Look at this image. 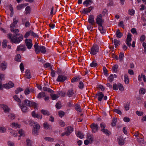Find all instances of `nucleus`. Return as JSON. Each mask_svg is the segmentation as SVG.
<instances>
[{
  "mask_svg": "<svg viewBox=\"0 0 146 146\" xmlns=\"http://www.w3.org/2000/svg\"><path fill=\"white\" fill-rule=\"evenodd\" d=\"M101 131L107 136H109L111 134L110 132L107 129L105 128L106 125L105 123H102L100 124Z\"/></svg>",
  "mask_w": 146,
  "mask_h": 146,
  "instance_id": "20e7f679",
  "label": "nucleus"
},
{
  "mask_svg": "<svg viewBox=\"0 0 146 146\" xmlns=\"http://www.w3.org/2000/svg\"><path fill=\"white\" fill-rule=\"evenodd\" d=\"M143 78V80L145 82H146V77L145 75H143L141 74L140 75H139L138 76V80L139 82L142 80V78Z\"/></svg>",
  "mask_w": 146,
  "mask_h": 146,
  "instance_id": "412c9836",
  "label": "nucleus"
},
{
  "mask_svg": "<svg viewBox=\"0 0 146 146\" xmlns=\"http://www.w3.org/2000/svg\"><path fill=\"white\" fill-rule=\"evenodd\" d=\"M118 87L119 90L121 91L124 90V88L123 86L120 84H118Z\"/></svg>",
  "mask_w": 146,
  "mask_h": 146,
  "instance_id": "c03bdc74",
  "label": "nucleus"
},
{
  "mask_svg": "<svg viewBox=\"0 0 146 146\" xmlns=\"http://www.w3.org/2000/svg\"><path fill=\"white\" fill-rule=\"evenodd\" d=\"M37 98L39 99L44 98V99L46 100L45 94V92H41L39 93L37 96Z\"/></svg>",
  "mask_w": 146,
  "mask_h": 146,
  "instance_id": "4be33fe9",
  "label": "nucleus"
},
{
  "mask_svg": "<svg viewBox=\"0 0 146 146\" xmlns=\"http://www.w3.org/2000/svg\"><path fill=\"white\" fill-rule=\"evenodd\" d=\"M130 104L129 103L127 102L124 106L125 110V111H128L129 109Z\"/></svg>",
  "mask_w": 146,
  "mask_h": 146,
  "instance_id": "37998d69",
  "label": "nucleus"
},
{
  "mask_svg": "<svg viewBox=\"0 0 146 146\" xmlns=\"http://www.w3.org/2000/svg\"><path fill=\"white\" fill-rule=\"evenodd\" d=\"M92 2L91 0H86L83 3V4L86 6L87 7L89 5H90V3Z\"/></svg>",
  "mask_w": 146,
  "mask_h": 146,
  "instance_id": "e433bc0d",
  "label": "nucleus"
},
{
  "mask_svg": "<svg viewBox=\"0 0 146 146\" xmlns=\"http://www.w3.org/2000/svg\"><path fill=\"white\" fill-rule=\"evenodd\" d=\"M98 29L100 33L102 35H104L106 32V30L102 26V25H98Z\"/></svg>",
  "mask_w": 146,
  "mask_h": 146,
  "instance_id": "5701e85b",
  "label": "nucleus"
},
{
  "mask_svg": "<svg viewBox=\"0 0 146 146\" xmlns=\"http://www.w3.org/2000/svg\"><path fill=\"white\" fill-rule=\"evenodd\" d=\"M13 98L14 100L19 102V104H21V100L17 96L15 95L13 96Z\"/></svg>",
  "mask_w": 146,
  "mask_h": 146,
  "instance_id": "c9c22d12",
  "label": "nucleus"
},
{
  "mask_svg": "<svg viewBox=\"0 0 146 146\" xmlns=\"http://www.w3.org/2000/svg\"><path fill=\"white\" fill-rule=\"evenodd\" d=\"M58 115L60 117H62L64 115V113L62 111H60L58 112Z\"/></svg>",
  "mask_w": 146,
  "mask_h": 146,
  "instance_id": "69168bd1",
  "label": "nucleus"
},
{
  "mask_svg": "<svg viewBox=\"0 0 146 146\" xmlns=\"http://www.w3.org/2000/svg\"><path fill=\"white\" fill-rule=\"evenodd\" d=\"M131 36V34L130 33H128L126 40V44L129 46H130L131 45V42L132 39Z\"/></svg>",
  "mask_w": 146,
  "mask_h": 146,
  "instance_id": "f8f14e48",
  "label": "nucleus"
},
{
  "mask_svg": "<svg viewBox=\"0 0 146 146\" xmlns=\"http://www.w3.org/2000/svg\"><path fill=\"white\" fill-rule=\"evenodd\" d=\"M116 36L118 38H120L122 36V34L120 32L119 30L117 29L116 32Z\"/></svg>",
  "mask_w": 146,
  "mask_h": 146,
  "instance_id": "2f4dec72",
  "label": "nucleus"
},
{
  "mask_svg": "<svg viewBox=\"0 0 146 146\" xmlns=\"http://www.w3.org/2000/svg\"><path fill=\"white\" fill-rule=\"evenodd\" d=\"M104 96V94L102 92H98L95 96V97L97 98L98 100L99 101H101Z\"/></svg>",
  "mask_w": 146,
  "mask_h": 146,
  "instance_id": "f3484780",
  "label": "nucleus"
},
{
  "mask_svg": "<svg viewBox=\"0 0 146 146\" xmlns=\"http://www.w3.org/2000/svg\"><path fill=\"white\" fill-rule=\"evenodd\" d=\"M24 103L25 105L26 106L29 107H33L35 110L36 109H37V104L35 102L26 99L24 101Z\"/></svg>",
  "mask_w": 146,
  "mask_h": 146,
  "instance_id": "f03ea898",
  "label": "nucleus"
},
{
  "mask_svg": "<svg viewBox=\"0 0 146 146\" xmlns=\"http://www.w3.org/2000/svg\"><path fill=\"white\" fill-rule=\"evenodd\" d=\"M54 139L50 137H46V141H48L50 142H52L54 141Z\"/></svg>",
  "mask_w": 146,
  "mask_h": 146,
  "instance_id": "680f3d73",
  "label": "nucleus"
},
{
  "mask_svg": "<svg viewBox=\"0 0 146 146\" xmlns=\"http://www.w3.org/2000/svg\"><path fill=\"white\" fill-rule=\"evenodd\" d=\"M0 68L3 70H5L7 68V63L5 62H3L0 65Z\"/></svg>",
  "mask_w": 146,
  "mask_h": 146,
  "instance_id": "c85d7f7f",
  "label": "nucleus"
},
{
  "mask_svg": "<svg viewBox=\"0 0 146 146\" xmlns=\"http://www.w3.org/2000/svg\"><path fill=\"white\" fill-rule=\"evenodd\" d=\"M137 142L141 145L145 146L146 145V141L144 140L143 138H137Z\"/></svg>",
  "mask_w": 146,
  "mask_h": 146,
  "instance_id": "ddd939ff",
  "label": "nucleus"
},
{
  "mask_svg": "<svg viewBox=\"0 0 146 146\" xmlns=\"http://www.w3.org/2000/svg\"><path fill=\"white\" fill-rule=\"evenodd\" d=\"M74 93V92L73 90L72 89H70L68 90L67 94L69 97H70L73 95Z\"/></svg>",
  "mask_w": 146,
  "mask_h": 146,
  "instance_id": "79ce46f5",
  "label": "nucleus"
},
{
  "mask_svg": "<svg viewBox=\"0 0 146 146\" xmlns=\"http://www.w3.org/2000/svg\"><path fill=\"white\" fill-rule=\"evenodd\" d=\"M10 30L11 32H13L15 33H17L19 32V31L18 29H14V28H11Z\"/></svg>",
  "mask_w": 146,
  "mask_h": 146,
  "instance_id": "09e8293b",
  "label": "nucleus"
},
{
  "mask_svg": "<svg viewBox=\"0 0 146 146\" xmlns=\"http://www.w3.org/2000/svg\"><path fill=\"white\" fill-rule=\"evenodd\" d=\"M21 56L20 54H18L16 56L15 60L18 62H20L21 61Z\"/></svg>",
  "mask_w": 146,
  "mask_h": 146,
  "instance_id": "f704fd0d",
  "label": "nucleus"
},
{
  "mask_svg": "<svg viewBox=\"0 0 146 146\" xmlns=\"http://www.w3.org/2000/svg\"><path fill=\"white\" fill-rule=\"evenodd\" d=\"M35 51L36 54H38V53L40 52V46H39V47H36V48H35Z\"/></svg>",
  "mask_w": 146,
  "mask_h": 146,
  "instance_id": "bf43d9fd",
  "label": "nucleus"
},
{
  "mask_svg": "<svg viewBox=\"0 0 146 146\" xmlns=\"http://www.w3.org/2000/svg\"><path fill=\"white\" fill-rule=\"evenodd\" d=\"M7 37L11 43L15 44L19 43L23 40V36L20 33H15L13 35L11 33L8 34Z\"/></svg>",
  "mask_w": 146,
  "mask_h": 146,
  "instance_id": "f257e3e1",
  "label": "nucleus"
},
{
  "mask_svg": "<svg viewBox=\"0 0 146 146\" xmlns=\"http://www.w3.org/2000/svg\"><path fill=\"white\" fill-rule=\"evenodd\" d=\"M131 33H132L133 34H135L136 35L137 34V32L135 29L133 28L131 29Z\"/></svg>",
  "mask_w": 146,
  "mask_h": 146,
  "instance_id": "0e129e2a",
  "label": "nucleus"
},
{
  "mask_svg": "<svg viewBox=\"0 0 146 146\" xmlns=\"http://www.w3.org/2000/svg\"><path fill=\"white\" fill-rule=\"evenodd\" d=\"M124 82L125 84H128L129 82V78L127 74L124 75Z\"/></svg>",
  "mask_w": 146,
  "mask_h": 146,
  "instance_id": "72a5a7b5",
  "label": "nucleus"
},
{
  "mask_svg": "<svg viewBox=\"0 0 146 146\" xmlns=\"http://www.w3.org/2000/svg\"><path fill=\"white\" fill-rule=\"evenodd\" d=\"M26 50V47L25 45L20 44V45L17 46L16 51H21L24 52Z\"/></svg>",
  "mask_w": 146,
  "mask_h": 146,
  "instance_id": "dca6fc26",
  "label": "nucleus"
},
{
  "mask_svg": "<svg viewBox=\"0 0 146 146\" xmlns=\"http://www.w3.org/2000/svg\"><path fill=\"white\" fill-rule=\"evenodd\" d=\"M19 20H16V18L13 19V22L10 25V28H17L18 27V25L17 24Z\"/></svg>",
  "mask_w": 146,
  "mask_h": 146,
  "instance_id": "4468645a",
  "label": "nucleus"
},
{
  "mask_svg": "<svg viewBox=\"0 0 146 146\" xmlns=\"http://www.w3.org/2000/svg\"><path fill=\"white\" fill-rule=\"evenodd\" d=\"M75 108L76 110L78 112H80L81 110L80 106L79 105H76L75 106Z\"/></svg>",
  "mask_w": 146,
  "mask_h": 146,
  "instance_id": "4d7b16f0",
  "label": "nucleus"
},
{
  "mask_svg": "<svg viewBox=\"0 0 146 146\" xmlns=\"http://www.w3.org/2000/svg\"><path fill=\"white\" fill-rule=\"evenodd\" d=\"M6 131V129L4 127H0V132L4 133Z\"/></svg>",
  "mask_w": 146,
  "mask_h": 146,
  "instance_id": "052dcab7",
  "label": "nucleus"
},
{
  "mask_svg": "<svg viewBox=\"0 0 146 146\" xmlns=\"http://www.w3.org/2000/svg\"><path fill=\"white\" fill-rule=\"evenodd\" d=\"M67 79L66 76L62 75H59L56 79L58 82H63Z\"/></svg>",
  "mask_w": 146,
  "mask_h": 146,
  "instance_id": "9d476101",
  "label": "nucleus"
},
{
  "mask_svg": "<svg viewBox=\"0 0 146 146\" xmlns=\"http://www.w3.org/2000/svg\"><path fill=\"white\" fill-rule=\"evenodd\" d=\"M51 97L53 100H55L58 98V96L57 94H50Z\"/></svg>",
  "mask_w": 146,
  "mask_h": 146,
  "instance_id": "a19ab883",
  "label": "nucleus"
},
{
  "mask_svg": "<svg viewBox=\"0 0 146 146\" xmlns=\"http://www.w3.org/2000/svg\"><path fill=\"white\" fill-rule=\"evenodd\" d=\"M25 76L28 79L31 78V76L29 70L27 69L26 70L25 72Z\"/></svg>",
  "mask_w": 146,
  "mask_h": 146,
  "instance_id": "393cba45",
  "label": "nucleus"
},
{
  "mask_svg": "<svg viewBox=\"0 0 146 146\" xmlns=\"http://www.w3.org/2000/svg\"><path fill=\"white\" fill-rule=\"evenodd\" d=\"M24 4H22L20 5H19L17 6V8L18 10H20L24 6Z\"/></svg>",
  "mask_w": 146,
  "mask_h": 146,
  "instance_id": "864d4df0",
  "label": "nucleus"
},
{
  "mask_svg": "<svg viewBox=\"0 0 146 146\" xmlns=\"http://www.w3.org/2000/svg\"><path fill=\"white\" fill-rule=\"evenodd\" d=\"M31 9L30 6H27L25 8V11H26L25 14L26 15L30 13L31 12Z\"/></svg>",
  "mask_w": 146,
  "mask_h": 146,
  "instance_id": "ea45409f",
  "label": "nucleus"
},
{
  "mask_svg": "<svg viewBox=\"0 0 146 146\" xmlns=\"http://www.w3.org/2000/svg\"><path fill=\"white\" fill-rule=\"evenodd\" d=\"M78 87L80 89H81L84 88V85L82 82L80 81L79 82Z\"/></svg>",
  "mask_w": 146,
  "mask_h": 146,
  "instance_id": "5fc2aeb1",
  "label": "nucleus"
},
{
  "mask_svg": "<svg viewBox=\"0 0 146 146\" xmlns=\"http://www.w3.org/2000/svg\"><path fill=\"white\" fill-rule=\"evenodd\" d=\"M87 139L89 140L90 142V143H92L93 140V138L92 136L91 135L88 136L87 137Z\"/></svg>",
  "mask_w": 146,
  "mask_h": 146,
  "instance_id": "8fccbe9b",
  "label": "nucleus"
},
{
  "mask_svg": "<svg viewBox=\"0 0 146 146\" xmlns=\"http://www.w3.org/2000/svg\"><path fill=\"white\" fill-rule=\"evenodd\" d=\"M18 133L20 134V136H25V134L24 133V131L22 129L19 130L18 131Z\"/></svg>",
  "mask_w": 146,
  "mask_h": 146,
  "instance_id": "13d9d810",
  "label": "nucleus"
},
{
  "mask_svg": "<svg viewBox=\"0 0 146 146\" xmlns=\"http://www.w3.org/2000/svg\"><path fill=\"white\" fill-rule=\"evenodd\" d=\"M103 15L100 14L98 15L96 19V23L99 25H102L104 21V19L102 18Z\"/></svg>",
  "mask_w": 146,
  "mask_h": 146,
  "instance_id": "39448f33",
  "label": "nucleus"
},
{
  "mask_svg": "<svg viewBox=\"0 0 146 146\" xmlns=\"http://www.w3.org/2000/svg\"><path fill=\"white\" fill-rule=\"evenodd\" d=\"M59 123L60 126L62 127H64L65 125V123L61 120L59 121Z\"/></svg>",
  "mask_w": 146,
  "mask_h": 146,
  "instance_id": "338daca9",
  "label": "nucleus"
},
{
  "mask_svg": "<svg viewBox=\"0 0 146 146\" xmlns=\"http://www.w3.org/2000/svg\"><path fill=\"white\" fill-rule=\"evenodd\" d=\"M14 86V83L11 81H9L7 84H3V86L1 82H0V90H3V88L7 89H9L10 88L13 87Z\"/></svg>",
  "mask_w": 146,
  "mask_h": 146,
  "instance_id": "7ed1b4c3",
  "label": "nucleus"
},
{
  "mask_svg": "<svg viewBox=\"0 0 146 146\" xmlns=\"http://www.w3.org/2000/svg\"><path fill=\"white\" fill-rule=\"evenodd\" d=\"M32 116L35 118H39L40 115L38 113H36L35 111H33L31 113Z\"/></svg>",
  "mask_w": 146,
  "mask_h": 146,
  "instance_id": "cd10ccee",
  "label": "nucleus"
},
{
  "mask_svg": "<svg viewBox=\"0 0 146 146\" xmlns=\"http://www.w3.org/2000/svg\"><path fill=\"white\" fill-rule=\"evenodd\" d=\"M124 57V53L123 52H120L119 54V58H118L117 56L116 57V60H119V61L122 62L123 60Z\"/></svg>",
  "mask_w": 146,
  "mask_h": 146,
  "instance_id": "aec40b11",
  "label": "nucleus"
},
{
  "mask_svg": "<svg viewBox=\"0 0 146 146\" xmlns=\"http://www.w3.org/2000/svg\"><path fill=\"white\" fill-rule=\"evenodd\" d=\"M19 106L21 107V110L23 113L26 112L27 110V108L24 104L21 105V104H19Z\"/></svg>",
  "mask_w": 146,
  "mask_h": 146,
  "instance_id": "6ab92c4d",
  "label": "nucleus"
},
{
  "mask_svg": "<svg viewBox=\"0 0 146 146\" xmlns=\"http://www.w3.org/2000/svg\"><path fill=\"white\" fill-rule=\"evenodd\" d=\"M113 41L115 47H117L120 44V42L117 39H114Z\"/></svg>",
  "mask_w": 146,
  "mask_h": 146,
  "instance_id": "4c0bfd02",
  "label": "nucleus"
},
{
  "mask_svg": "<svg viewBox=\"0 0 146 146\" xmlns=\"http://www.w3.org/2000/svg\"><path fill=\"white\" fill-rule=\"evenodd\" d=\"M79 79V77H75L72 79L71 80V82H74L78 81Z\"/></svg>",
  "mask_w": 146,
  "mask_h": 146,
  "instance_id": "a18cd8bd",
  "label": "nucleus"
},
{
  "mask_svg": "<svg viewBox=\"0 0 146 146\" xmlns=\"http://www.w3.org/2000/svg\"><path fill=\"white\" fill-rule=\"evenodd\" d=\"M76 134L78 137H79L82 139L84 137V135L80 131H77L76 132Z\"/></svg>",
  "mask_w": 146,
  "mask_h": 146,
  "instance_id": "c756f323",
  "label": "nucleus"
},
{
  "mask_svg": "<svg viewBox=\"0 0 146 146\" xmlns=\"http://www.w3.org/2000/svg\"><path fill=\"white\" fill-rule=\"evenodd\" d=\"M73 128L71 126H68L65 129L64 133L66 135H69L73 131Z\"/></svg>",
  "mask_w": 146,
  "mask_h": 146,
  "instance_id": "1a4fd4ad",
  "label": "nucleus"
},
{
  "mask_svg": "<svg viewBox=\"0 0 146 146\" xmlns=\"http://www.w3.org/2000/svg\"><path fill=\"white\" fill-rule=\"evenodd\" d=\"M10 126L11 127L15 128L20 127V125H19L17 123H15V122L12 123Z\"/></svg>",
  "mask_w": 146,
  "mask_h": 146,
  "instance_id": "473e14b6",
  "label": "nucleus"
},
{
  "mask_svg": "<svg viewBox=\"0 0 146 146\" xmlns=\"http://www.w3.org/2000/svg\"><path fill=\"white\" fill-rule=\"evenodd\" d=\"M49 11H50V15L51 16L54 15L57 11L56 9L53 6H50L49 7Z\"/></svg>",
  "mask_w": 146,
  "mask_h": 146,
  "instance_id": "2eb2a0df",
  "label": "nucleus"
},
{
  "mask_svg": "<svg viewBox=\"0 0 146 146\" xmlns=\"http://www.w3.org/2000/svg\"><path fill=\"white\" fill-rule=\"evenodd\" d=\"M117 121V119L113 118V119L112 122L111 124V125L112 126H114L115 125Z\"/></svg>",
  "mask_w": 146,
  "mask_h": 146,
  "instance_id": "3c124183",
  "label": "nucleus"
},
{
  "mask_svg": "<svg viewBox=\"0 0 146 146\" xmlns=\"http://www.w3.org/2000/svg\"><path fill=\"white\" fill-rule=\"evenodd\" d=\"M30 91L29 88H27L25 91L24 93L26 95H27L29 94Z\"/></svg>",
  "mask_w": 146,
  "mask_h": 146,
  "instance_id": "e2e57ef3",
  "label": "nucleus"
},
{
  "mask_svg": "<svg viewBox=\"0 0 146 146\" xmlns=\"http://www.w3.org/2000/svg\"><path fill=\"white\" fill-rule=\"evenodd\" d=\"M9 130L10 131V133H11V135L14 137H16L17 135V133L15 131L12 130L11 129H9Z\"/></svg>",
  "mask_w": 146,
  "mask_h": 146,
  "instance_id": "7c9ffc66",
  "label": "nucleus"
},
{
  "mask_svg": "<svg viewBox=\"0 0 146 146\" xmlns=\"http://www.w3.org/2000/svg\"><path fill=\"white\" fill-rule=\"evenodd\" d=\"M146 92V90L143 88H141L139 90V93L141 94H144Z\"/></svg>",
  "mask_w": 146,
  "mask_h": 146,
  "instance_id": "58836bf2",
  "label": "nucleus"
},
{
  "mask_svg": "<svg viewBox=\"0 0 146 146\" xmlns=\"http://www.w3.org/2000/svg\"><path fill=\"white\" fill-rule=\"evenodd\" d=\"M113 89L115 90H118V85H117L116 84H114L113 85Z\"/></svg>",
  "mask_w": 146,
  "mask_h": 146,
  "instance_id": "774afa93",
  "label": "nucleus"
},
{
  "mask_svg": "<svg viewBox=\"0 0 146 146\" xmlns=\"http://www.w3.org/2000/svg\"><path fill=\"white\" fill-rule=\"evenodd\" d=\"M30 35L34 37H36L37 38H38V36L34 32L31 31V30L30 31Z\"/></svg>",
  "mask_w": 146,
  "mask_h": 146,
  "instance_id": "de8ad7c7",
  "label": "nucleus"
},
{
  "mask_svg": "<svg viewBox=\"0 0 146 146\" xmlns=\"http://www.w3.org/2000/svg\"><path fill=\"white\" fill-rule=\"evenodd\" d=\"M92 129V131L94 133H96L97 131L99 129L98 125L97 124L93 123L91 125Z\"/></svg>",
  "mask_w": 146,
  "mask_h": 146,
  "instance_id": "9b49d317",
  "label": "nucleus"
},
{
  "mask_svg": "<svg viewBox=\"0 0 146 146\" xmlns=\"http://www.w3.org/2000/svg\"><path fill=\"white\" fill-rule=\"evenodd\" d=\"M40 51L42 53H45L46 52L45 47L44 46H40Z\"/></svg>",
  "mask_w": 146,
  "mask_h": 146,
  "instance_id": "49530a36",
  "label": "nucleus"
},
{
  "mask_svg": "<svg viewBox=\"0 0 146 146\" xmlns=\"http://www.w3.org/2000/svg\"><path fill=\"white\" fill-rule=\"evenodd\" d=\"M40 126L38 124H36L34 126L32 132L34 135H36L38 134V130L40 129Z\"/></svg>",
  "mask_w": 146,
  "mask_h": 146,
  "instance_id": "6e6552de",
  "label": "nucleus"
},
{
  "mask_svg": "<svg viewBox=\"0 0 146 146\" xmlns=\"http://www.w3.org/2000/svg\"><path fill=\"white\" fill-rule=\"evenodd\" d=\"M145 36L144 35H142L140 36V40L141 42H143L145 40Z\"/></svg>",
  "mask_w": 146,
  "mask_h": 146,
  "instance_id": "6e6d98bb",
  "label": "nucleus"
},
{
  "mask_svg": "<svg viewBox=\"0 0 146 146\" xmlns=\"http://www.w3.org/2000/svg\"><path fill=\"white\" fill-rule=\"evenodd\" d=\"M0 106L3 108L5 112H7L9 111L10 109L8 106L5 105H0Z\"/></svg>",
  "mask_w": 146,
  "mask_h": 146,
  "instance_id": "b1692460",
  "label": "nucleus"
},
{
  "mask_svg": "<svg viewBox=\"0 0 146 146\" xmlns=\"http://www.w3.org/2000/svg\"><path fill=\"white\" fill-rule=\"evenodd\" d=\"M88 21L91 25H93L95 23L94 17L93 15H90L88 17Z\"/></svg>",
  "mask_w": 146,
  "mask_h": 146,
  "instance_id": "a211bd4d",
  "label": "nucleus"
},
{
  "mask_svg": "<svg viewBox=\"0 0 146 146\" xmlns=\"http://www.w3.org/2000/svg\"><path fill=\"white\" fill-rule=\"evenodd\" d=\"M99 51V46L96 44H94L91 48L90 54L94 55L97 54Z\"/></svg>",
  "mask_w": 146,
  "mask_h": 146,
  "instance_id": "423d86ee",
  "label": "nucleus"
},
{
  "mask_svg": "<svg viewBox=\"0 0 146 146\" xmlns=\"http://www.w3.org/2000/svg\"><path fill=\"white\" fill-rule=\"evenodd\" d=\"M118 142L120 145H123L124 143V140L121 137H119L118 138Z\"/></svg>",
  "mask_w": 146,
  "mask_h": 146,
  "instance_id": "a878e982",
  "label": "nucleus"
},
{
  "mask_svg": "<svg viewBox=\"0 0 146 146\" xmlns=\"http://www.w3.org/2000/svg\"><path fill=\"white\" fill-rule=\"evenodd\" d=\"M32 40L31 39L28 40L27 39H26L25 40L26 45L27 46V48L29 49H31L32 46L33 44H32Z\"/></svg>",
  "mask_w": 146,
  "mask_h": 146,
  "instance_id": "0eeeda50",
  "label": "nucleus"
},
{
  "mask_svg": "<svg viewBox=\"0 0 146 146\" xmlns=\"http://www.w3.org/2000/svg\"><path fill=\"white\" fill-rule=\"evenodd\" d=\"M97 65V63L95 61H93L90 64V66L91 67H94L96 66Z\"/></svg>",
  "mask_w": 146,
  "mask_h": 146,
  "instance_id": "603ef678",
  "label": "nucleus"
},
{
  "mask_svg": "<svg viewBox=\"0 0 146 146\" xmlns=\"http://www.w3.org/2000/svg\"><path fill=\"white\" fill-rule=\"evenodd\" d=\"M116 78V75L115 74H111L109 77L108 78V79L110 82H112L114 80V78Z\"/></svg>",
  "mask_w": 146,
  "mask_h": 146,
  "instance_id": "bb28decb",
  "label": "nucleus"
}]
</instances>
